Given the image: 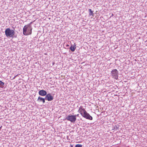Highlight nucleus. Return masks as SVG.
<instances>
[{
	"label": "nucleus",
	"instance_id": "f257e3e1",
	"mask_svg": "<svg viewBox=\"0 0 147 147\" xmlns=\"http://www.w3.org/2000/svg\"><path fill=\"white\" fill-rule=\"evenodd\" d=\"M78 111L83 117L90 120H92V117L87 112L83 106H81L80 107Z\"/></svg>",
	"mask_w": 147,
	"mask_h": 147
},
{
	"label": "nucleus",
	"instance_id": "f03ea898",
	"mask_svg": "<svg viewBox=\"0 0 147 147\" xmlns=\"http://www.w3.org/2000/svg\"><path fill=\"white\" fill-rule=\"evenodd\" d=\"M32 23L25 25L23 29V33L24 35L27 36L31 34L32 28L30 25V24Z\"/></svg>",
	"mask_w": 147,
	"mask_h": 147
},
{
	"label": "nucleus",
	"instance_id": "7ed1b4c3",
	"mask_svg": "<svg viewBox=\"0 0 147 147\" xmlns=\"http://www.w3.org/2000/svg\"><path fill=\"white\" fill-rule=\"evenodd\" d=\"M5 33L7 37H13L15 34L14 31L13 30H11L9 28H7L5 30Z\"/></svg>",
	"mask_w": 147,
	"mask_h": 147
},
{
	"label": "nucleus",
	"instance_id": "20e7f679",
	"mask_svg": "<svg viewBox=\"0 0 147 147\" xmlns=\"http://www.w3.org/2000/svg\"><path fill=\"white\" fill-rule=\"evenodd\" d=\"M66 119L71 123H74L76 120V115H68Z\"/></svg>",
	"mask_w": 147,
	"mask_h": 147
},
{
	"label": "nucleus",
	"instance_id": "39448f33",
	"mask_svg": "<svg viewBox=\"0 0 147 147\" xmlns=\"http://www.w3.org/2000/svg\"><path fill=\"white\" fill-rule=\"evenodd\" d=\"M111 74L113 78L116 80L118 79V72L116 69H113L111 72Z\"/></svg>",
	"mask_w": 147,
	"mask_h": 147
},
{
	"label": "nucleus",
	"instance_id": "423d86ee",
	"mask_svg": "<svg viewBox=\"0 0 147 147\" xmlns=\"http://www.w3.org/2000/svg\"><path fill=\"white\" fill-rule=\"evenodd\" d=\"M46 99L49 101H50L52 100L53 99V97L50 94H48L46 95L45 96Z\"/></svg>",
	"mask_w": 147,
	"mask_h": 147
},
{
	"label": "nucleus",
	"instance_id": "0eeeda50",
	"mask_svg": "<svg viewBox=\"0 0 147 147\" xmlns=\"http://www.w3.org/2000/svg\"><path fill=\"white\" fill-rule=\"evenodd\" d=\"M39 94L42 96H45L47 94V92L46 91L44 90H41L39 91Z\"/></svg>",
	"mask_w": 147,
	"mask_h": 147
},
{
	"label": "nucleus",
	"instance_id": "6e6552de",
	"mask_svg": "<svg viewBox=\"0 0 147 147\" xmlns=\"http://www.w3.org/2000/svg\"><path fill=\"white\" fill-rule=\"evenodd\" d=\"M37 100L38 102H40L42 101L43 103H45V99L42 98L40 96L38 97Z\"/></svg>",
	"mask_w": 147,
	"mask_h": 147
},
{
	"label": "nucleus",
	"instance_id": "1a4fd4ad",
	"mask_svg": "<svg viewBox=\"0 0 147 147\" xmlns=\"http://www.w3.org/2000/svg\"><path fill=\"white\" fill-rule=\"evenodd\" d=\"M76 48V45H75L74 46H72V45H71L70 47V49L71 50V51L74 52L75 51Z\"/></svg>",
	"mask_w": 147,
	"mask_h": 147
},
{
	"label": "nucleus",
	"instance_id": "9d476101",
	"mask_svg": "<svg viewBox=\"0 0 147 147\" xmlns=\"http://www.w3.org/2000/svg\"><path fill=\"white\" fill-rule=\"evenodd\" d=\"M88 11L89 12V15L90 16H92V17H93L94 16L93 11H92L91 9H89Z\"/></svg>",
	"mask_w": 147,
	"mask_h": 147
},
{
	"label": "nucleus",
	"instance_id": "9b49d317",
	"mask_svg": "<svg viewBox=\"0 0 147 147\" xmlns=\"http://www.w3.org/2000/svg\"><path fill=\"white\" fill-rule=\"evenodd\" d=\"M82 145L81 144H77L76 145L75 147H82Z\"/></svg>",
	"mask_w": 147,
	"mask_h": 147
},
{
	"label": "nucleus",
	"instance_id": "f8f14e48",
	"mask_svg": "<svg viewBox=\"0 0 147 147\" xmlns=\"http://www.w3.org/2000/svg\"><path fill=\"white\" fill-rule=\"evenodd\" d=\"M4 85V83L2 82L0 80V86H3Z\"/></svg>",
	"mask_w": 147,
	"mask_h": 147
},
{
	"label": "nucleus",
	"instance_id": "ddd939ff",
	"mask_svg": "<svg viewBox=\"0 0 147 147\" xmlns=\"http://www.w3.org/2000/svg\"><path fill=\"white\" fill-rule=\"evenodd\" d=\"M66 47H69V45L67 44L66 45Z\"/></svg>",
	"mask_w": 147,
	"mask_h": 147
},
{
	"label": "nucleus",
	"instance_id": "4468645a",
	"mask_svg": "<svg viewBox=\"0 0 147 147\" xmlns=\"http://www.w3.org/2000/svg\"><path fill=\"white\" fill-rule=\"evenodd\" d=\"M78 115H79V114H78L76 115V116H78Z\"/></svg>",
	"mask_w": 147,
	"mask_h": 147
},
{
	"label": "nucleus",
	"instance_id": "2eb2a0df",
	"mask_svg": "<svg viewBox=\"0 0 147 147\" xmlns=\"http://www.w3.org/2000/svg\"><path fill=\"white\" fill-rule=\"evenodd\" d=\"M71 147H73V146L72 145H71Z\"/></svg>",
	"mask_w": 147,
	"mask_h": 147
}]
</instances>
